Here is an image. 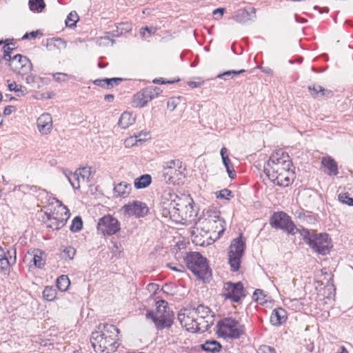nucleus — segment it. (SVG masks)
I'll return each instance as SVG.
<instances>
[{
	"label": "nucleus",
	"instance_id": "22",
	"mask_svg": "<svg viewBox=\"0 0 353 353\" xmlns=\"http://www.w3.org/2000/svg\"><path fill=\"white\" fill-rule=\"evenodd\" d=\"M193 199L188 196L185 197H179L176 199V202L172 203L173 207H174V210H176V215L178 218H181L182 219V214L184 213V208L189 203H193Z\"/></svg>",
	"mask_w": 353,
	"mask_h": 353
},
{
	"label": "nucleus",
	"instance_id": "42",
	"mask_svg": "<svg viewBox=\"0 0 353 353\" xmlns=\"http://www.w3.org/2000/svg\"><path fill=\"white\" fill-rule=\"evenodd\" d=\"M14 44L9 43L8 41L4 43V46L2 48V50L3 52V58H4L5 61L10 60L11 57H12V54L13 50L15 49Z\"/></svg>",
	"mask_w": 353,
	"mask_h": 353
},
{
	"label": "nucleus",
	"instance_id": "23",
	"mask_svg": "<svg viewBox=\"0 0 353 353\" xmlns=\"http://www.w3.org/2000/svg\"><path fill=\"white\" fill-rule=\"evenodd\" d=\"M6 254H9V250L6 248H3L0 245V268L2 270H6L11 265L16 263V250H14V256H10V259L6 257Z\"/></svg>",
	"mask_w": 353,
	"mask_h": 353
},
{
	"label": "nucleus",
	"instance_id": "60",
	"mask_svg": "<svg viewBox=\"0 0 353 353\" xmlns=\"http://www.w3.org/2000/svg\"><path fill=\"white\" fill-rule=\"evenodd\" d=\"M259 294H262V290L257 289L254 291L253 294V298L256 301L260 302V303H261L263 302L264 298L261 299L259 296H258Z\"/></svg>",
	"mask_w": 353,
	"mask_h": 353
},
{
	"label": "nucleus",
	"instance_id": "11",
	"mask_svg": "<svg viewBox=\"0 0 353 353\" xmlns=\"http://www.w3.org/2000/svg\"><path fill=\"white\" fill-rule=\"evenodd\" d=\"M184 168H182V162L179 159H173L163 163L162 178L169 184H174L176 178L183 174Z\"/></svg>",
	"mask_w": 353,
	"mask_h": 353
},
{
	"label": "nucleus",
	"instance_id": "36",
	"mask_svg": "<svg viewBox=\"0 0 353 353\" xmlns=\"http://www.w3.org/2000/svg\"><path fill=\"white\" fill-rule=\"evenodd\" d=\"M77 172L81 176V179L84 181L86 180L87 182L90 181V179L93 177L94 172L92 170V168L89 166H85L79 168Z\"/></svg>",
	"mask_w": 353,
	"mask_h": 353
},
{
	"label": "nucleus",
	"instance_id": "19",
	"mask_svg": "<svg viewBox=\"0 0 353 353\" xmlns=\"http://www.w3.org/2000/svg\"><path fill=\"white\" fill-rule=\"evenodd\" d=\"M39 131L43 134H48L52 127V119L48 113L41 114L37 121Z\"/></svg>",
	"mask_w": 353,
	"mask_h": 353
},
{
	"label": "nucleus",
	"instance_id": "1",
	"mask_svg": "<svg viewBox=\"0 0 353 353\" xmlns=\"http://www.w3.org/2000/svg\"><path fill=\"white\" fill-rule=\"evenodd\" d=\"M97 330L91 335L90 342L97 353H111L115 352L119 343V330L114 325L100 323Z\"/></svg>",
	"mask_w": 353,
	"mask_h": 353
},
{
	"label": "nucleus",
	"instance_id": "44",
	"mask_svg": "<svg viewBox=\"0 0 353 353\" xmlns=\"http://www.w3.org/2000/svg\"><path fill=\"white\" fill-rule=\"evenodd\" d=\"M245 70L242 69L240 70H228L224 72L222 74H219L217 75V78L223 79L225 80L228 79L230 78H233L234 75L240 74L241 73L245 72Z\"/></svg>",
	"mask_w": 353,
	"mask_h": 353
},
{
	"label": "nucleus",
	"instance_id": "3",
	"mask_svg": "<svg viewBox=\"0 0 353 353\" xmlns=\"http://www.w3.org/2000/svg\"><path fill=\"white\" fill-rule=\"evenodd\" d=\"M187 268L199 279H208L211 276V271L207 259L199 252H190L185 258Z\"/></svg>",
	"mask_w": 353,
	"mask_h": 353
},
{
	"label": "nucleus",
	"instance_id": "30",
	"mask_svg": "<svg viewBox=\"0 0 353 353\" xmlns=\"http://www.w3.org/2000/svg\"><path fill=\"white\" fill-rule=\"evenodd\" d=\"M151 183V176L148 174H145L136 178L134 181V185L136 189H143L148 187Z\"/></svg>",
	"mask_w": 353,
	"mask_h": 353
},
{
	"label": "nucleus",
	"instance_id": "61",
	"mask_svg": "<svg viewBox=\"0 0 353 353\" xmlns=\"http://www.w3.org/2000/svg\"><path fill=\"white\" fill-rule=\"evenodd\" d=\"M8 87L10 92H17L18 85H17L15 81L10 82V81H8Z\"/></svg>",
	"mask_w": 353,
	"mask_h": 353
},
{
	"label": "nucleus",
	"instance_id": "26",
	"mask_svg": "<svg viewBox=\"0 0 353 353\" xmlns=\"http://www.w3.org/2000/svg\"><path fill=\"white\" fill-rule=\"evenodd\" d=\"M220 154L222 158L223 163L226 168L227 172L230 178L234 179L236 176L235 172L233 169L232 163L228 155V150L225 147L221 149Z\"/></svg>",
	"mask_w": 353,
	"mask_h": 353
},
{
	"label": "nucleus",
	"instance_id": "33",
	"mask_svg": "<svg viewBox=\"0 0 353 353\" xmlns=\"http://www.w3.org/2000/svg\"><path fill=\"white\" fill-rule=\"evenodd\" d=\"M212 316L210 318H197L196 321V332H204L207 331L212 323Z\"/></svg>",
	"mask_w": 353,
	"mask_h": 353
},
{
	"label": "nucleus",
	"instance_id": "29",
	"mask_svg": "<svg viewBox=\"0 0 353 353\" xmlns=\"http://www.w3.org/2000/svg\"><path fill=\"white\" fill-rule=\"evenodd\" d=\"M178 195L176 194L171 189H165L162 192L161 196V203L162 205H172V203L176 202L178 199Z\"/></svg>",
	"mask_w": 353,
	"mask_h": 353
},
{
	"label": "nucleus",
	"instance_id": "16",
	"mask_svg": "<svg viewBox=\"0 0 353 353\" xmlns=\"http://www.w3.org/2000/svg\"><path fill=\"white\" fill-rule=\"evenodd\" d=\"M274 184L281 187H288L294 181V172L292 168L283 170L275 174L274 176H268Z\"/></svg>",
	"mask_w": 353,
	"mask_h": 353
},
{
	"label": "nucleus",
	"instance_id": "52",
	"mask_svg": "<svg viewBox=\"0 0 353 353\" xmlns=\"http://www.w3.org/2000/svg\"><path fill=\"white\" fill-rule=\"evenodd\" d=\"M257 353H275V350L272 347L263 345L259 347Z\"/></svg>",
	"mask_w": 353,
	"mask_h": 353
},
{
	"label": "nucleus",
	"instance_id": "34",
	"mask_svg": "<svg viewBox=\"0 0 353 353\" xmlns=\"http://www.w3.org/2000/svg\"><path fill=\"white\" fill-rule=\"evenodd\" d=\"M29 8L32 12L41 13L46 8L44 0H29Z\"/></svg>",
	"mask_w": 353,
	"mask_h": 353
},
{
	"label": "nucleus",
	"instance_id": "2",
	"mask_svg": "<svg viewBox=\"0 0 353 353\" xmlns=\"http://www.w3.org/2000/svg\"><path fill=\"white\" fill-rule=\"evenodd\" d=\"M299 234L303 237L304 242L313 250L322 255L328 253L331 248V241L327 234H316L303 228H301Z\"/></svg>",
	"mask_w": 353,
	"mask_h": 353
},
{
	"label": "nucleus",
	"instance_id": "49",
	"mask_svg": "<svg viewBox=\"0 0 353 353\" xmlns=\"http://www.w3.org/2000/svg\"><path fill=\"white\" fill-rule=\"evenodd\" d=\"M122 81H123V79H121V78H111V79L106 78L105 79L106 88L107 89L112 88L114 86L119 85Z\"/></svg>",
	"mask_w": 353,
	"mask_h": 353
},
{
	"label": "nucleus",
	"instance_id": "28",
	"mask_svg": "<svg viewBox=\"0 0 353 353\" xmlns=\"http://www.w3.org/2000/svg\"><path fill=\"white\" fill-rule=\"evenodd\" d=\"M66 46V41L61 38L52 37L47 39L46 48L49 51L65 48Z\"/></svg>",
	"mask_w": 353,
	"mask_h": 353
},
{
	"label": "nucleus",
	"instance_id": "40",
	"mask_svg": "<svg viewBox=\"0 0 353 353\" xmlns=\"http://www.w3.org/2000/svg\"><path fill=\"white\" fill-rule=\"evenodd\" d=\"M41 80V78L35 74H30L26 78V82L35 89L40 88V82Z\"/></svg>",
	"mask_w": 353,
	"mask_h": 353
},
{
	"label": "nucleus",
	"instance_id": "20",
	"mask_svg": "<svg viewBox=\"0 0 353 353\" xmlns=\"http://www.w3.org/2000/svg\"><path fill=\"white\" fill-rule=\"evenodd\" d=\"M255 10L252 7L248 9H239L236 11L232 17L233 19L240 23H245L252 19V15L254 17Z\"/></svg>",
	"mask_w": 353,
	"mask_h": 353
},
{
	"label": "nucleus",
	"instance_id": "15",
	"mask_svg": "<svg viewBox=\"0 0 353 353\" xmlns=\"http://www.w3.org/2000/svg\"><path fill=\"white\" fill-rule=\"evenodd\" d=\"M178 320L181 325L185 327L188 331L192 333L196 332V321L195 312L191 309H183L178 314Z\"/></svg>",
	"mask_w": 353,
	"mask_h": 353
},
{
	"label": "nucleus",
	"instance_id": "17",
	"mask_svg": "<svg viewBox=\"0 0 353 353\" xmlns=\"http://www.w3.org/2000/svg\"><path fill=\"white\" fill-rule=\"evenodd\" d=\"M125 211L132 216L143 217L148 212V208L145 203L139 201H134L123 206Z\"/></svg>",
	"mask_w": 353,
	"mask_h": 353
},
{
	"label": "nucleus",
	"instance_id": "51",
	"mask_svg": "<svg viewBox=\"0 0 353 353\" xmlns=\"http://www.w3.org/2000/svg\"><path fill=\"white\" fill-rule=\"evenodd\" d=\"M52 77L57 82L61 83L67 81L68 75L63 72H56L52 74Z\"/></svg>",
	"mask_w": 353,
	"mask_h": 353
},
{
	"label": "nucleus",
	"instance_id": "37",
	"mask_svg": "<svg viewBox=\"0 0 353 353\" xmlns=\"http://www.w3.org/2000/svg\"><path fill=\"white\" fill-rule=\"evenodd\" d=\"M57 287L61 292H65L68 289V287L70 284V281L67 275H61L57 279Z\"/></svg>",
	"mask_w": 353,
	"mask_h": 353
},
{
	"label": "nucleus",
	"instance_id": "63",
	"mask_svg": "<svg viewBox=\"0 0 353 353\" xmlns=\"http://www.w3.org/2000/svg\"><path fill=\"white\" fill-rule=\"evenodd\" d=\"M15 110V107L14 105H8L4 108L3 114L5 116H8L12 114Z\"/></svg>",
	"mask_w": 353,
	"mask_h": 353
},
{
	"label": "nucleus",
	"instance_id": "13",
	"mask_svg": "<svg viewBox=\"0 0 353 353\" xmlns=\"http://www.w3.org/2000/svg\"><path fill=\"white\" fill-rule=\"evenodd\" d=\"M6 64L12 70V71L21 76H24L29 73L32 69V65L30 59L21 54H16L7 60Z\"/></svg>",
	"mask_w": 353,
	"mask_h": 353
},
{
	"label": "nucleus",
	"instance_id": "55",
	"mask_svg": "<svg viewBox=\"0 0 353 353\" xmlns=\"http://www.w3.org/2000/svg\"><path fill=\"white\" fill-rule=\"evenodd\" d=\"M33 263L36 267L41 268L43 265L42 257L37 254H34L33 257Z\"/></svg>",
	"mask_w": 353,
	"mask_h": 353
},
{
	"label": "nucleus",
	"instance_id": "5",
	"mask_svg": "<svg viewBox=\"0 0 353 353\" xmlns=\"http://www.w3.org/2000/svg\"><path fill=\"white\" fill-rule=\"evenodd\" d=\"M168 303L160 300L156 303V312L148 311L146 318L151 319L158 330L169 327L173 323V314L166 311Z\"/></svg>",
	"mask_w": 353,
	"mask_h": 353
},
{
	"label": "nucleus",
	"instance_id": "53",
	"mask_svg": "<svg viewBox=\"0 0 353 353\" xmlns=\"http://www.w3.org/2000/svg\"><path fill=\"white\" fill-rule=\"evenodd\" d=\"M167 266L173 271L179 272H184L185 267L182 265L177 264L174 265L172 263H168Z\"/></svg>",
	"mask_w": 353,
	"mask_h": 353
},
{
	"label": "nucleus",
	"instance_id": "32",
	"mask_svg": "<svg viewBox=\"0 0 353 353\" xmlns=\"http://www.w3.org/2000/svg\"><path fill=\"white\" fill-rule=\"evenodd\" d=\"M201 348L205 352L215 353L219 352L221 345L216 341H208L201 345Z\"/></svg>",
	"mask_w": 353,
	"mask_h": 353
},
{
	"label": "nucleus",
	"instance_id": "45",
	"mask_svg": "<svg viewBox=\"0 0 353 353\" xmlns=\"http://www.w3.org/2000/svg\"><path fill=\"white\" fill-rule=\"evenodd\" d=\"M196 215V212L194 209V203H189L184 208V213L182 214V219H188Z\"/></svg>",
	"mask_w": 353,
	"mask_h": 353
},
{
	"label": "nucleus",
	"instance_id": "4",
	"mask_svg": "<svg viewBox=\"0 0 353 353\" xmlns=\"http://www.w3.org/2000/svg\"><path fill=\"white\" fill-rule=\"evenodd\" d=\"M292 163L290 156L282 150L273 152L264 165V173L267 176H274L276 173L283 171V169L292 168Z\"/></svg>",
	"mask_w": 353,
	"mask_h": 353
},
{
	"label": "nucleus",
	"instance_id": "56",
	"mask_svg": "<svg viewBox=\"0 0 353 353\" xmlns=\"http://www.w3.org/2000/svg\"><path fill=\"white\" fill-rule=\"evenodd\" d=\"M30 190L33 192H37V191H39V195L41 194H46V195H48V192L45 190H41L40 188H39L37 186H35V185H28V188H25L24 190Z\"/></svg>",
	"mask_w": 353,
	"mask_h": 353
},
{
	"label": "nucleus",
	"instance_id": "31",
	"mask_svg": "<svg viewBox=\"0 0 353 353\" xmlns=\"http://www.w3.org/2000/svg\"><path fill=\"white\" fill-rule=\"evenodd\" d=\"M134 117H133L132 114L128 112H124L121 114L120 119L118 122V125L125 129L128 128L130 125H132L134 122Z\"/></svg>",
	"mask_w": 353,
	"mask_h": 353
},
{
	"label": "nucleus",
	"instance_id": "48",
	"mask_svg": "<svg viewBox=\"0 0 353 353\" xmlns=\"http://www.w3.org/2000/svg\"><path fill=\"white\" fill-rule=\"evenodd\" d=\"M339 201L343 203L353 206V198H351L347 193H341L339 194Z\"/></svg>",
	"mask_w": 353,
	"mask_h": 353
},
{
	"label": "nucleus",
	"instance_id": "18",
	"mask_svg": "<svg viewBox=\"0 0 353 353\" xmlns=\"http://www.w3.org/2000/svg\"><path fill=\"white\" fill-rule=\"evenodd\" d=\"M154 99L148 86L138 92L133 98V106L143 108L148 102Z\"/></svg>",
	"mask_w": 353,
	"mask_h": 353
},
{
	"label": "nucleus",
	"instance_id": "35",
	"mask_svg": "<svg viewBox=\"0 0 353 353\" xmlns=\"http://www.w3.org/2000/svg\"><path fill=\"white\" fill-rule=\"evenodd\" d=\"M192 310L195 312L196 318H210V309L203 305H199L196 307L191 308Z\"/></svg>",
	"mask_w": 353,
	"mask_h": 353
},
{
	"label": "nucleus",
	"instance_id": "25",
	"mask_svg": "<svg viewBox=\"0 0 353 353\" xmlns=\"http://www.w3.org/2000/svg\"><path fill=\"white\" fill-rule=\"evenodd\" d=\"M287 319L286 311L281 308L277 307L273 310L270 315V323L273 325H280L284 323Z\"/></svg>",
	"mask_w": 353,
	"mask_h": 353
},
{
	"label": "nucleus",
	"instance_id": "59",
	"mask_svg": "<svg viewBox=\"0 0 353 353\" xmlns=\"http://www.w3.org/2000/svg\"><path fill=\"white\" fill-rule=\"evenodd\" d=\"M174 82H175V81H165L163 78L154 79L152 81L153 83L161 84V85H163V84H172V83H173Z\"/></svg>",
	"mask_w": 353,
	"mask_h": 353
},
{
	"label": "nucleus",
	"instance_id": "58",
	"mask_svg": "<svg viewBox=\"0 0 353 353\" xmlns=\"http://www.w3.org/2000/svg\"><path fill=\"white\" fill-rule=\"evenodd\" d=\"M17 97L25 96L27 93V88L23 85H18L17 92H15Z\"/></svg>",
	"mask_w": 353,
	"mask_h": 353
},
{
	"label": "nucleus",
	"instance_id": "21",
	"mask_svg": "<svg viewBox=\"0 0 353 353\" xmlns=\"http://www.w3.org/2000/svg\"><path fill=\"white\" fill-rule=\"evenodd\" d=\"M321 164L324 168V172L329 176H336L339 173L338 165L334 159L325 157L322 159Z\"/></svg>",
	"mask_w": 353,
	"mask_h": 353
},
{
	"label": "nucleus",
	"instance_id": "43",
	"mask_svg": "<svg viewBox=\"0 0 353 353\" xmlns=\"http://www.w3.org/2000/svg\"><path fill=\"white\" fill-rule=\"evenodd\" d=\"M79 20V17L76 12H71L65 19V26L68 28H73L76 26V23Z\"/></svg>",
	"mask_w": 353,
	"mask_h": 353
},
{
	"label": "nucleus",
	"instance_id": "62",
	"mask_svg": "<svg viewBox=\"0 0 353 353\" xmlns=\"http://www.w3.org/2000/svg\"><path fill=\"white\" fill-rule=\"evenodd\" d=\"M93 83L95 85H97V86H99V87H101V88H106V83H105V79H96L93 81Z\"/></svg>",
	"mask_w": 353,
	"mask_h": 353
},
{
	"label": "nucleus",
	"instance_id": "12",
	"mask_svg": "<svg viewBox=\"0 0 353 353\" xmlns=\"http://www.w3.org/2000/svg\"><path fill=\"white\" fill-rule=\"evenodd\" d=\"M221 296L225 300H230L234 303H239L245 296V289L241 282L236 283L228 281L224 283L221 291Z\"/></svg>",
	"mask_w": 353,
	"mask_h": 353
},
{
	"label": "nucleus",
	"instance_id": "6",
	"mask_svg": "<svg viewBox=\"0 0 353 353\" xmlns=\"http://www.w3.org/2000/svg\"><path fill=\"white\" fill-rule=\"evenodd\" d=\"M217 327L219 334L225 338L239 339L245 334L244 325L232 317L221 319Z\"/></svg>",
	"mask_w": 353,
	"mask_h": 353
},
{
	"label": "nucleus",
	"instance_id": "47",
	"mask_svg": "<svg viewBox=\"0 0 353 353\" xmlns=\"http://www.w3.org/2000/svg\"><path fill=\"white\" fill-rule=\"evenodd\" d=\"M76 254V250L72 246H67L63 250V257L69 260L73 259Z\"/></svg>",
	"mask_w": 353,
	"mask_h": 353
},
{
	"label": "nucleus",
	"instance_id": "46",
	"mask_svg": "<svg viewBox=\"0 0 353 353\" xmlns=\"http://www.w3.org/2000/svg\"><path fill=\"white\" fill-rule=\"evenodd\" d=\"M83 226V221L80 216H76L72 221L70 229L73 232H79L81 230Z\"/></svg>",
	"mask_w": 353,
	"mask_h": 353
},
{
	"label": "nucleus",
	"instance_id": "50",
	"mask_svg": "<svg viewBox=\"0 0 353 353\" xmlns=\"http://www.w3.org/2000/svg\"><path fill=\"white\" fill-rule=\"evenodd\" d=\"M233 196H234V195L232 194V191H230V190H228V189H223V190H220L217 194V198L224 199H227V200H229L230 199V197H233Z\"/></svg>",
	"mask_w": 353,
	"mask_h": 353
},
{
	"label": "nucleus",
	"instance_id": "24",
	"mask_svg": "<svg viewBox=\"0 0 353 353\" xmlns=\"http://www.w3.org/2000/svg\"><path fill=\"white\" fill-rule=\"evenodd\" d=\"M310 94L316 99L323 97H330L333 96V92L330 90L325 89L320 85H312L308 86Z\"/></svg>",
	"mask_w": 353,
	"mask_h": 353
},
{
	"label": "nucleus",
	"instance_id": "64",
	"mask_svg": "<svg viewBox=\"0 0 353 353\" xmlns=\"http://www.w3.org/2000/svg\"><path fill=\"white\" fill-rule=\"evenodd\" d=\"M168 108L171 110H174L176 108V104L172 99H169L168 101Z\"/></svg>",
	"mask_w": 353,
	"mask_h": 353
},
{
	"label": "nucleus",
	"instance_id": "27",
	"mask_svg": "<svg viewBox=\"0 0 353 353\" xmlns=\"http://www.w3.org/2000/svg\"><path fill=\"white\" fill-rule=\"evenodd\" d=\"M131 191V185L125 181L119 183L114 188V194L116 197H125Z\"/></svg>",
	"mask_w": 353,
	"mask_h": 353
},
{
	"label": "nucleus",
	"instance_id": "54",
	"mask_svg": "<svg viewBox=\"0 0 353 353\" xmlns=\"http://www.w3.org/2000/svg\"><path fill=\"white\" fill-rule=\"evenodd\" d=\"M41 35L42 33L39 31V30H37V31H32V32H30L29 33H26L22 39H35L38 35Z\"/></svg>",
	"mask_w": 353,
	"mask_h": 353
},
{
	"label": "nucleus",
	"instance_id": "41",
	"mask_svg": "<svg viewBox=\"0 0 353 353\" xmlns=\"http://www.w3.org/2000/svg\"><path fill=\"white\" fill-rule=\"evenodd\" d=\"M174 205H162V214L165 217L169 216L171 219H177L176 210Z\"/></svg>",
	"mask_w": 353,
	"mask_h": 353
},
{
	"label": "nucleus",
	"instance_id": "14",
	"mask_svg": "<svg viewBox=\"0 0 353 353\" xmlns=\"http://www.w3.org/2000/svg\"><path fill=\"white\" fill-rule=\"evenodd\" d=\"M120 229L121 225L119 221L110 214L100 218L97 223V230L103 236L115 234Z\"/></svg>",
	"mask_w": 353,
	"mask_h": 353
},
{
	"label": "nucleus",
	"instance_id": "9",
	"mask_svg": "<svg viewBox=\"0 0 353 353\" xmlns=\"http://www.w3.org/2000/svg\"><path fill=\"white\" fill-rule=\"evenodd\" d=\"M199 224L201 230L210 234L211 239H219L225 230V221L216 214L210 215L208 218L201 220Z\"/></svg>",
	"mask_w": 353,
	"mask_h": 353
},
{
	"label": "nucleus",
	"instance_id": "10",
	"mask_svg": "<svg viewBox=\"0 0 353 353\" xmlns=\"http://www.w3.org/2000/svg\"><path fill=\"white\" fill-rule=\"evenodd\" d=\"M270 225L276 229H282L290 234L300 233L301 229L296 227L290 217L283 212H274L270 217Z\"/></svg>",
	"mask_w": 353,
	"mask_h": 353
},
{
	"label": "nucleus",
	"instance_id": "39",
	"mask_svg": "<svg viewBox=\"0 0 353 353\" xmlns=\"http://www.w3.org/2000/svg\"><path fill=\"white\" fill-rule=\"evenodd\" d=\"M67 179L74 189H79L80 188V175L77 170L70 175L65 174Z\"/></svg>",
	"mask_w": 353,
	"mask_h": 353
},
{
	"label": "nucleus",
	"instance_id": "7",
	"mask_svg": "<svg viewBox=\"0 0 353 353\" xmlns=\"http://www.w3.org/2000/svg\"><path fill=\"white\" fill-rule=\"evenodd\" d=\"M53 200L57 203V208L52 212H45V214L50 222L48 227L52 230H59L65 225L70 217V211L61 201L56 198H53Z\"/></svg>",
	"mask_w": 353,
	"mask_h": 353
},
{
	"label": "nucleus",
	"instance_id": "38",
	"mask_svg": "<svg viewBox=\"0 0 353 353\" xmlns=\"http://www.w3.org/2000/svg\"><path fill=\"white\" fill-rule=\"evenodd\" d=\"M57 296V290L52 286H46L43 291V297L48 301H52Z\"/></svg>",
	"mask_w": 353,
	"mask_h": 353
},
{
	"label": "nucleus",
	"instance_id": "8",
	"mask_svg": "<svg viewBox=\"0 0 353 353\" xmlns=\"http://www.w3.org/2000/svg\"><path fill=\"white\" fill-rule=\"evenodd\" d=\"M245 247V241L241 234L232 241L228 253V263L232 271L236 272L239 270Z\"/></svg>",
	"mask_w": 353,
	"mask_h": 353
},
{
	"label": "nucleus",
	"instance_id": "57",
	"mask_svg": "<svg viewBox=\"0 0 353 353\" xmlns=\"http://www.w3.org/2000/svg\"><path fill=\"white\" fill-rule=\"evenodd\" d=\"M150 90L151 91V94L152 97L154 99L159 96L162 92V90L158 87L154 86H148Z\"/></svg>",
	"mask_w": 353,
	"mask_h": 353
}]
</instances>
